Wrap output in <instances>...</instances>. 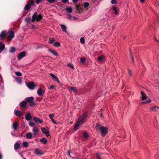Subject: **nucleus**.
<instances>
[{
	"label": "nucleus",
	"instance_id": "nucleus-1",
	"mask_svg": "<svg viewBox=\"0 0 159 159\" xmlns=\"http://www.w3.org/2000/svg\"><path fill=\"white\" fill-rule=\"evenodd\" d=\"M15 36L14 33L11 28L8 31L3 30L0 34V38L2 40L7 39V40H11Z\"/></svg>",
	"mask_w": 159,
	"mask_h": 159
},
{
	"label": "nucleus",
	"instance_id": "nucleus-2",
	"mask_svg": "<svg viewBox=\"0 0 159 159\" xmlns=\"http://www.w3.org/2000/svg\"><path fill=\"white\" fill-rule=\"evenodd\" d=\"M87 116L86 114L84 113L79 118L78 121L74 126L75 130H76L78 129V127L83 123L84 120L86 118Z\"/></svg>",
	"mask_w": 159,
	"mask_h": 159
},
{
	"label": "nucleus",
	"instance_id": "nucleus-3",
	"mask_svg": "<svg viewBox=\"0 0 159 159\" xmlns=\"http://www.w3.org/2000/svg\"><path fill=\"white\" fill-rule=\"evenodd\" d=\"M96 129L99 131L101 133L103 136H104L107 132V129L105 127H104L99 124H96L95 126Z\"/></svg>",
	"mask_w": 159,
	"mask_h": 159
},
{
	"label": "nucleus",
	"instance_id": "nucleus-4",
	"mask_svg": "<svg viewBox=\"0 0 159 159\" xmlns=\"http://www.w3.org/2000/svg\"><path fill=\"white\" fill-rule=\"evenodd\" d=\"M43 18L41 14H39L38 16L36 12H35L33 15L32 22H34L36 20L37 21H39Z\"/></svg>",
	"mask_w": 159,
	"mask_h": 159
},
{
	"label": "nucleus",
	"instance_id": "nucleus-5",
	"mask_svg": "<svg viewBox=\"0 0 159 159\" xmlns=\"http://www.w3.org/2000/svg\"><path fill=\"white\" fill-rule=\"evenodd\" d=\"M34 98L33 97H30L25 98V100L27 102L31 103L30 106H32L34 104L33 102Z\"/></svg>",
	"mask_w": 159,
	"mask_h": 159
},
{
	"label": "nucleus",
	"instance_id": "nucleus-6",
	"mask_svg": "<svg viewBox=\"0 0 159 159\" xmlns=\"http://www.w3.org/2000/svg\"><path fill=\"white\" fill-rule=\"evenodd\" d=\"M25 55L26 53L25 52H22L20 53L17 57L18 60H21L23 57H24L25 56Z\"/></svg>",
	"mask_w": 159,
	"mask_h": 159
},
{
	"label": "nucleus",
	"instance_id": "nucleus-7",
	"mask_svg": "<svg viewBox=\"0 0 159 159\" xmlns=\"http://www.w3.org/2000/svg\"><path fill=\"white\" fill-rule=\"evenodd\" d=\"M41 130L42 133L46 134V136H48L50 135L49 131L45 128L43 127L42 128Z\"/></svg>",
	"mask_w": 159,
	"mask_h": 159
},
{
	"label": "nucleus",
	"instance_id": "nucleus-8",
	"mask_svg": "<svg viewBox=\"0 0 159 159\" xmlns=\"http://www.w3.org/2000/svg\"><path fill=\"white\" fill-rule=\"evenodd\" d=\"M28 87L30 89H33L34 88V84L33 82H30L27 85Z\"/></svg>",
	"mask_w": 159,
	"mask_h": 159
},
{
	"label": "nucleus",
	"instance_id": "nucleus-9",
	"mask_svg": "<svg viewBox=\"0 0 159 159\" xmlns=\"http://www.w3.org/2000/svg\"><path fill=\"white\" fill-rule=\"evenodd\" d=\"M35 153L37 155H41L43 154V151L38 148H35Z\"/></svg>",
	"mask_w": 159,
	"mask_h": 159
},
{
	"label": "nucleus",
	"instance_id": "nucleus-10",
	"mask_svg": "<svg viewBox=\"0 0 159 159\" xmlns=\"http://www.w3.org/2000/svg\"><path fill=\"white\" fill-rule=\"evenodd\" d=\"M50 75L54 80L56 81L58 83H59L60 82L57 76H56L54 74L51 73L50 74Z\"/></svg>",
	"mask_w": 159,
	"mask_h": 159
},
{
	"label": "nucleus",
	"instance_id": "nucleus-11",
	"mask_svg": "<svg viewBox=\"0 0 159 159\" xmlns=\"http://www.w3.org/2000/svg\"><path fill=\"white\" fill-rule=\"evenodd\" d=\"M34 119L35 121L37 123H42L43 122V120L40 119L38 117H34Z\"/></svg>",
	"mask_w": 159,
	"mask_h": 159
},
{
	"label": "nucleus",
	"instance_id": "nucleus-12",
	"mask_svg": "<svg viewBox=\"0 0 159 159\" xmlns=\"http://www.w3.org/2000/svg\"><path fill=\"white\" fill-rule=\"evenodd\" d=\"M39 130L37 128H34L33 129L34 135H36L38 134Z\"/></svg>",
	"mask_w": 159,
	"mask_h": 159
},
{
	"label": "nucleus",
	"instance_id": "nucleus-13",
	"mask_svg": "<svg viewBox=\"0 0 159 159\" xmlns=\"http://www.w3.org/2000/svg\"><path fill=\"white\" fill-rule=\"evenodd\" d=\"M25 117L26 120L29 121L31 118V114L28 113L25 115Z\"/></svg>",
	"mask_w": 159,
	"mask_h": 159
},
{
	"label": "nucleus",
	"instance_id": "nucleus-14",
	"mask_svg": "<svg viewBox=\"0 0 159 159\" xmlns=\"http://www.w3.org/2000/svg\"><path fill=\"white\" fill-rule=\"evenodd\" d=\"M48 51L51 53H52L55 56H58V54L53 49H49L48 50Z\"/></svg>",
	"mask_w": 159,
	"mask_h": 159
},
{
	"label": "nucleus",
	"instance_id": "nucleus-15",
	"mask_svg": "<svg viewBox=\"0 0 159 159\" xmlns=\"http://www.w3.org/2000/svg\"><path fill=\"white\" fill-rule=\"evenodd\" d=\"M76 10L80 13L81 11L82 8H80V4L76 5Z\"/></svg>",
	"mask_w": 159,
	"mask_h": 159
},
{
	"label": "nucleus",
	"instance_id": "nucleus-16",
	"mask_svg": "<svg viewBox=\"0 0 159 159\" xmlns=\"http://www.w3.org/2000/svg\"><path fill=\"white\" fill-rule=\"evenodd\" d=\"M68 89L70 91H73L75 93H76L77 89L76 88L74 87H70L68 88Z\"/></svg>",
	"mask_w": 159,
	"mask_h": 159
},
{
	"label": "nucleus",
	"instance_id": "nucleus-17",
	"mask_svg": "<svg viewBox=\"0 0 159 159\" xmlns=\"http://www.w3.org/2000/svg\"><path fill=\"white\" fill-rule=\"evenodd\" d=\"M159 109V107L156 106H154L150 108V110L151 111H155Z\"/></svg>",
	"mask_w": 159,
	"mask_h": 159
},
{
	"label": "nucleus",
	"instance_id": "nucleus-18",
	"mask_svg": "<svg viewBox=\"0 0 159 159\" xmlns=\"http://www.w3.org/2000/svg\"><path fill=\"white\" fill-rule=\"evenodd\" d=\"M37 93L39 96H42L43 94L42 89L41 88H39L37 90Z\"/></svg>",
	"mask_w": 159,
	"mask_h": 159
},
{
	"label": "nucleus",
	"instance_id": "nucleus-19",
	"mask_svg": "<svg viewBox=\"0 0 159 159\" xmlns=\"http://www.w3.org/2000/svg\"><path fill=\"white\" fill-rule=\"evenodd\" d=\"M20 147V144L19 143H16L14 146V148L15 150L18 149Z\"/></svg>",
	"mask_w": 159,
	"mask_h": 159
},
{
	"label": "nucleus",
	"instance_id": "nucleus-20",
	"mask_svg": "<svg viewBox=\"0 0 159 159\" xmlns=\"http://www.w3.org/2000/svg\"><path fill=\"white\" fill-rule=\"evenodd\" d=\"M141 95L142 96V100H144L146 99V94L143 92L142 91L141 92Z\"/></svg>",
	"mask_w": 159,
	"mask_h": 159
},
{
	"label": "nucleus",
	"instance_id": "nucleus-21",
	"mask_svg": "<svg viewBox=\"0 0 159 159\" xmlns=\"http://www.w3.org/2000/svg\"><path fill=\"white\" fill-rule=\"evenodd\" d=\"M26 136L28 139H31L32 138V134L30 132L27 133L26 135Z\"/></svg>",
	"mask_w": 159,
	"mask_h": 159
},
{
	"label": "nucleus",
	"instance_id": "nucleus-22",
	"mask_svg": "<svg viewBox=\"0 0 159 159\" xmlns=\"http://www.w3.org/2000/svg\"><path fill=\"white\" fill-rule=\"evenodd\" d=\"M31 7V6H30L29 5V4H27L25 7L24 8V9L25 10L28 11L29 10Z\"/></svg>",
	"mask_w": 159,
	"mask_h": 159
},
{
	"label": "nucleus",
	"instance_id": "nucleus-23",
	"mask_svg": "<svg viewBox=\"0 0 159 159\" xmlns=\"http://www.w3.org/2000/svg\"><path fill=\"white\" fill-rule=\"evenodd\" d=\"M53 46L56 47H57L60 46V43L59 42H55L53 43Z\"/></svg>",
	"mask_w": 159,
	"mask_h": 159
},
{
	"label": "nucleus",
	"instance_id": "nucleus-24",
	"mask_svg": "<svg viewBox=\"0 0 159 159\" xmlns=\"http://www.w3.org/2000/svg\"><path fill=\"white\" fill-rule=\"evenodd\" d=\"M18 127V124L17 122L14 123L13 124V128L16 130L17 129Z\"/></svg>",
	"mask_w": 159,
	"mask_h": 159
},
{
	"label": "nucleus",
	"instance_id": "nucleus-25",
	"mask_svg": "<svg viewBox=\"0 0 159 159\" xmlns=\"http://www.w3.org/2000/svg\"><path fill=\"white\" fill-rule=\"evenodd\" d=\"M40 141L45 144L47 143V140L46 138H44L41 139Z\"/></svg>",
	"mask_w": 159,
	"mask_h": 159
},
{
	"label": "nucleus",
	"instance_id": "nucleus-26",
	"mask_svg": "<svg viewBox=\"0 0 159 159\" xmlns=\"http://www.w3.org/2000/svg\"><path fill=\"white\" fill-rule=\"evenodd\" d=\"M5 48V45L4 44H2L0 46V53L2 52Z\"/></svg>",
	"mask_w": 159,
	"mask_h": 159
},
{
	"label": "nucleus",
	"instance_id": "nucleus-27",
	"mask_svg": "<svg viewBox=\"0 0 159 159\" xmlns=\"http://www.w3.org/2000/svg\"><path fill=\"white\" fill-rule=\"evenodd\" d=\"M66 10L67 12L71 13L72 11V8L71 7H67L66 9Z\"/></svg>",
	"mask_w": 159,
	"mask_h": 159
},
{
	"label": "nucleus",
	"instance_id": "nucleus-28",
	"mask_svg": "<svg viewBox=\"0 0 159 159\" xmlns=\"http://www.w3.org/2000/svg\"><path fill=\"white\" fill-rule=\"evenodd\" d=\"M26 106V104L25 101L22 102L20 104V107H25Z\"/></svg>",
	"mask_w": 159,
	"mask_h": 159
},
{
	"label": "nucleus",
	"instance_id": "nucleus-29",
	"mask_svg": "<svg viewBox=\"0 0 159 159\" xmlns=\"http://www.w3.org/2000/svg\"><path fill=\"white\" fill-rule=\"evenodd\" d=\"M34 1L33 0H29L27 4H29V5L31 6L34 5Z\"/></svg>",
	"mask_w": 159,
	"mask_h": 159
},
{
	"label": "nucleus",
	"instance_id": "nucleus-30",
	"mask_svg": "<svg viewBox=\"0 0 159 159\" xmlns=\"http://www.w3.org/2000/svg\"><path fill=\"white\" fill-rule=\"evenodd\" d=\"M61 26L63 31L65 32L66 31V27L65 25H61Z\"/></svg>",
	"mask_w": 159,
	"mask_h": 159
},
{
	"label": "nucleus",
	"instance_id": "nucleus-31",
	"mask_svg": "<svg viewBox=\"0 0 159 159\" xmlns=\"http://www.w3.org/2000/svg\"><path fill=\"white\" fill-rule=\"evenodd\" d=\"M15 115L17 116H20L21 115L20 111L19 110L16 111L15 112Z\"/></svg>",
	"mask_w": 159,
	"mask_h": 159
},
{
	"label": "nucleus",
	"instance_id": "nucleus-32",
	"mask_svg": "<svg viewBox=\"0 0 159 159\" xmlns=\"http://www.w3.org/2000/svg\"><path fill=\"white\" fill-rule=\"evenodd\" d=\"M15 50V48L13 47H11L10 50H9V52L11 53L13 52H14Z\"/></svg>",
	"mask_w": 159,
	"mask_h": 159
},
{
	"label": "nucleus",
	"instance_id": "nucleus-33",
	"mask_svg": "<svg viewBox=\"0 0 159 159\" xmlns=\"http://www.w3.org/2000/svg\"><path fill=\"white\" fill-rule=\"evenodd\" d=\"M103 58H104V57L102 55H101L98 57V59H97L98 61H101L102 60V59Z\"/></svg>",
	"mask_w": 159,
	"mask_h": 159
},
{
	"label": "nucleus",
	"instance_id": "nucleus-34",
	"mask_svg": "<svg viewBox=\"0 0 159 159\" xmlns=\"http://www.w3.org/2000/svg\"><path fill=\"white\" fill-rule=\"evenodd\" d=\"M23 145L25 147H27L28 146V143L27 142H24L23 143Z\"/></svg>",
	"mask_w": 159,
	"mask_h": 159
},
{
	"label": "nucleus",
	"instance_id": "nucleus-35",
	"mask_svg": "<svg viewBox=\"0 0 159 159\" xmlns=\"http://www.w3.org/2000/svg\"><path fill=\"white\" fill-rule=\"evenodd\" d=\"M114 11H115V14L116 15H117L118 14V12L116 8V7L114 6L112 7Z\"/></svg>",
	"mask_w": 159,
	"mask_h": 159
},
{
	"label": "nucleus",
	"instance_id": "nucleus-36",
	"mask_svg": "<svg viewBox=\"0 0 159 159\" xmlns=\"http://www.w3.org/2000/svg\"><path fill=\"white\" fill-rule=\"evenodd\" d=\"M151 102V100L150 99H148L146 101L143 102L142 103L143 104H145L149 103Z\"/></svg>",
	"mask_w": 159,
	"mask_h": 159
},
{
	"label": "nucleus",
	"instance_id": "nucleus-37",
	"mask_svg": "<svg viewBox=\"0 0 159 159\" xmlns=\"http://www.w3.org/2000/svg\"><path fill=\"white\" fill-rule=\"evenodd\" d=\"M129 52H130V55H131V57L132 58V62H134V58L133 57V55L132 54V52L130 50H129Z\"/></svg>",
	"mask_w": 159,
	"mask_h": 159
},
{
	"label": "nucleus",
	"instance_id": "nucleus-38",
	"mask_svg": "<svg viewBox=\"0 0 159 159\" xmlns=\"http://www.w3.org/2000/svg\"><path fill=\"white\" fill-rule=\"evenodd\" d=\"M86 61L84 57H82L80 59V61L82 63H84Z\"/></svg>",
	"mask_w": 159,
	"mask_h": 159
},
{
	"label": "nucleus",
	"instance_id": "nucleus-39",
	"mask_svg": "<svg viewBox=\"0 0 159 159\" xmlns=\"http://www.w3.org/2000/svg\"><path fill=\"white\" fill-rule=\"evenodd\" d=\"M15 74L17 76H20L22 75L21 73L19 71L16 72H15Z\"/></svg>",
	"mask_w": 159,
	"mask_h": 159
},
{
	"label": "nucleus",
	"instance_id": "nucleus-40",
	"mask_svg": "<svg viewBox=\"0 0 159 159\" xmlns=\"http://www.w3.org/2000/svg\"><path fill=\"white\" fill-rule=\"evenodd\" d=\"M67 66L73 69H75L71 63L68 64H67Z\"/></svg>",
	"mask_w": 159,
	"mask_h": 159
},
{
	"label": "nucleus",
	"instance_id": "nucleus-41",
	"mask_svg": "<svg viewBox=\"0 0 159 159\" xmlns=\"http://www.w3.org/2000/svg\"><path fill=\"white\" fill-rule=\"evenodd\" d=\"M89 4L88 2H85L84 3V7L85 8H86L88 7L89 6Z\"/></svg>",
	"mask_w": 159,
	"mask_h": 159
},
{
	"label": "nucleus",
	"instance_id": "nucleus-42",
	"mask_svg": "<svg viewBox=\"0 0 159 159\" xmlns=\"http://www.w3.org/2000/svg\"><path fill=\"white\" fill-rule=\"evenodd\" d=\"M83 135L84 137L85 138H87L88 136V134L86 132H85L83 133Z\"/></svg>",
	"mask_w": 159,
	"mask_h": 159
},
{
	"label": "nucleus",
	"instance_id": "nucleus-43",
	"mask_svg": "<svg viewBox=\"0 0 159 159\" xmlns=\"http://www.w3.org/2000/svg\"><path fill=\"white\" fill-rule=\"evenodd\" d=\"M34 125V123L33 122L30 121L29 123V125L30 126H33Z\"/></svg>",
	"mask_w": 159,
	"mask_h": 159
},
{
	"label": "nucleus",
	"instance_id": "nucleus-44",
	"mask_svg": "<svg viewBox=\"0 0 159 159\" xmlns=\"http://www.w3.org/2000/svg\"><path fill=\"white\" fill-rule=\"evenodd\" d=\"M54 115L55 114H50L49 115V116L51 119V120H52L53 119V117L54 116Z\"/></svg>",
	"mask_w": 159,
	"mask_h": 159
},
{
	"label": "nucleus",
	"instance_id": "nucleus-45",
	"mask_svg": "<svg viewBox=\"0 0 159 159\" xmlns=\"http://www.w3.org/2000/svg\"><path fill=\"white\" fill-rule=\"evenodd\" d=\"M31 20V18L30 17H27L25 19V21L27 22H29Z\"/></svg>",
	"mask_w": 159,
	"mask_h": 159
},
{
	"label": "nucleus",
	"instance_id": "nucleus-46",
	"mask_svg": "<svg viewBox=\"0 0 159 159\" xmlns=\"http://www.w3.org/2000/svg\"><path fill=\"white\" fill-rule=\"evenodd\" d=\"M17 81L18 83L20 84L21 83L22 80L20 78H18L17 79Z\"/></svg>",
	"mask_w": 159,
	"mask_h": 159
},
{
	"label": "nucleus",
	"instance_id": "nucleus-47",
	"mask_svg": "<svg viewBox=\"0 0 159 159\" xmlns=\"http://www.w3.org/2000/svg\"><path fill=\"white\" fill-rule=\"evenodd\" d=\"M128 73H129V75L130 76H132V71H131V70H130L129 69L128 70Z\"/></svg>",
	"mask_w": 159,
	"mask_h": 159
},
{
	"label": "nucleus",
	"instance_id": "nucleus-48",
	"mask_svg": "<svg viewBox=\"0 0 159 159\" xmlns=\"http://www.w3.org/2000/svg\"><path fill=\"white\" fill-rule=\"evenodd\" d=\"M111 3L112 4H116L117 3L116 0H112Z\"/></svg>",
	"mask_w": 159,
	"mask_h": 159
},
{
	"label": "nucleus",
	"instance_id": "nucleus-49",
	"mask_svg": "<svg viewBox=\"0 0 159 159\" xmlns=\"http://www.w3.org/2000/svg\"><path fill=\"white\" fill-rule=\"evenodd\" d=\"M55 88L54 86L53 85H51L50 87L49 88V89H53Z\"/></svg>",
	"mask_w": 159,
	"mask_h": 159
},
{
	"label": "nucleus",
	"instance_id": "nucleus-50",
	"mask_svg": "<svg viewBox=\"0 0 159 159\" xmlns=\"http://www.w3.org/2000/svg\"><path fill=\"white\" fill-rule=\"evenodd\" d=\"M47 1L51 3H54L56 0H47Z\"/></svg>",
	"mask_w": 159,
	"mask_h": 159
},
{
	"label": "nucleus",
	"instance_id": "nucleus-51",
	"mask_svg": "<svg viewBox=\"0 0 159 159\" xmlns=\"http://www.w3.org/2000/svg\"><path fill=\"white\" fill-rule=\"evenodd\" d=\"M97 157L98 159H100V154L99 153H98L97 154Z\"/></svg>",
	"mask_w": 159,
	"mask_h": 159
},
{
	"label": "nucleus",
	"instance_id": "nucleus-52",
	"mask_svg": "<svg viewBox=\"0 0 159 159\" xmlns=\"http://www.w3.org/2000/svg\"><path fill=\"white\" fill-rule=\"evenodd\" d=\"M41 0H36V2L37 4H39L41 2Z\"/></svg>",
	"mask_w": 159,
	"mask_h": 159
},
{
	"label": "nucleus",
	"instance_id": "nucleus-53",
	"mask_svg": "<svg viewBox=\"0 0 159 159\" xmlns=\"http://www.w3.org/2000/svg\"><path fill=\"white\" fill-rule=\"evenodd\" d=\"M78 0H73V3L74 4H75L78 2Z\"/></svg>",
	"mask_w": 159,
	"mask_h": 159
},
{
	"label": "nucleus",
	"instance_id": "nucleus-54",
	"mask_svg": "<svg viewBox=\"0 0 159 159\" xmlns=\"http://www.w3.org/2000/svg\"><path fill=\"white\" fill-rule=\"evenodd\" d=\"M68 0H62V2L64 3H66Z\"/></svg>",
	"mask_w": 159,
	"mask_h": 159
},
{
	"label": "nucleus",
	"instance_id": "nucleus-55",
	"mask_svg": "<svg viewBox=\"0 0 159 159\" xmlns=\"http://www.w3.org/2000/svg\"><path fill=\"white\" fill-rule=\"evenodd\" d=\"M80 43L82 44H84L85 43V40H80Z\"/></svg>",
	"mask_w": 159,
	"mask_h": 159
},
{
	"label": "nucleus",
	"instance_id": "nucleus-56",
	"mask_svg": "<svg viewBox=\"0 0 159 159\" xmlns=\"http://www.w3.org/2000/svg\"><path fill=\"white\" fill-rule=\"evenodd\" d=\"M52 120V122L54 124H56L57 123L55 121V120H54V119H52V120Z\"/></svg>",
	"mask_w": 159,
	"mask_h": 159
},
{
	"label": "nucleus",
	"instance_id": "nucleus-57",
	"mask_svg": "<svg viewBox=\"0 0 159 159\" xmlns=\"http://www.w3.org/2000/svg\"><path fill=\"white\" fill-rule=\"evenodd\" d=\"M22 125L24 127L25 126V123L24 122H23L22 123Z\"/></svg>",
	"mask_w": 159,
	"mask_h": 159
},
{
	"label": "nucleus",
	"instance_id": "nucleus-58",
	"mask_svg": "<svg viewBox=\"0 0 159 159\" xmlns=\"http://www.w3.org/2000/svg\"><path fill=\"white\" fill-rule=\"evenodd\" d=\"M54 40H50L49 42V43H53V41Z\"/></svg>",
	"mask_w": 159,
	"mask_h": 159
},
{
	"label": "nucleus",
	"instance_id": "nucleus-59",
	"mask_svg": "<svg viewBox=\"0 0 159 159\" xmlns=\"http://www.w3.org/2000/svg\"><path fill=\"white\" fill-rule=\"evenodd\" d=\"M141 2L143 3L144 2L145 0H140Z\"/></svg>",
	"mask_w": 159,
	"mask_h": 159
},
{
	"label": "nucleus",
	"instance_id": "nucleus-60",
	"mask_svg": "<svg viewBox=\"0 0 159 159\" xmlns=\"http://www.w3.org/2000/svg\"><path fill=\"white\" fill-rule=\"evenodd\" d=\"M70 151H68V156H70Z\"/></svg>",
	"mask_w": 159,
	"mask_h": 159
},
{
	"label": "nucleus",
	"instance_id": "nucleus-61",
	"mask_svg": "<svg viewBox=\"0 0 159 159\" xmlns=\"http://www.w3.org/2000/svg\"><path fill=\"white\" fill-rule=\"evenodd\" d=\"M80 40H84V38L83 37H81Z\"/></svg>",
	"mask_w": 159,
	"mask_h": 159
},
{
	"label": "nucleus",
	"instance_id": "nucleus-62",
	"mask_svg": "<svg viewBox=\"0 0 159 159\" xmlns=\"http://www.w3.org/2000/svg\"><path fill=\"white\" fill-rule=\"evenodd\" d=\"M68 16H69V18L70 19H71V17H72L71 16V15H69Z\"/></svg>",
	"mask_w": 159,
	"mask_h": 159
},
{
	"label": "nucleus",
	"instance_id": "nucleus-63",
	"mask_svg": "<svg viewBox=\"0 0 159 159\" xmlns=\"http://www.w3.org/2000/svg\"><path fill=\"white\" fill-rule=\"evenodd\" d=\"M2 155L0 154V159H2Z\"/></svg>",
	"mask_w": 159,
	"mask_h": 159
},
{
	"label": "nucleus",
	"instance_id": "nucleus-64",
	"mask_svg": "<svg viewBox=\"0 0 159 159\" xmlns=\"http://www.w3.org/2000/svg\"><path fill=\"white\" fill-rule=\"evenodd\" d=\"M21 157L23 159H25L22 155H21Z\"/></svg>",
	"mask_w": 159,
	"mask_h": 159
}]
</instances>
